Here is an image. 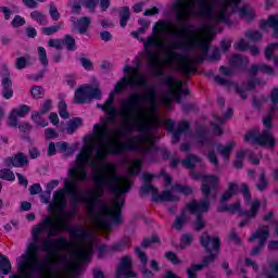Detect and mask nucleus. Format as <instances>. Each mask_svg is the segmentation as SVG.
Returning <instances> with one entry per match:
<instances>
[{
	"mask_svg": "<svg viewBox=\"0 0 278 278\" xmlns=\"http://www.w3.org/2000/svg\"><path fill=\"white\" fill-rule=\"evenodd\" d=\"M124 76L114 86L113 91L103 104H97L99 110L106 113L100 118V123L94 124L96 131L89 144L76 156V167L68 172L71 179L64 180V190L72 197L74 203H79L77 197V181H86L88 172L86 165L94 170L93 181L97 191L88 190L86 195L80 198L87 210H97L101 203V197L105 194V188L113 194L111 206L103 204L101 210H122L125 205V194L131 190V180L126 176L116 175V165L102 164L108 160V155H121L123 151H134L146 162H154L157 155L155 141V130L160 125H164L167 131L173 134L172 142L177 144L181 136L188 134L190 125L181 122L175 130L173 119H160L154 116L152 122L147 118L149 109L138 106L143 101L149 103L152 112L157 110V91L149 86V80L140 74L138 66H124Z\"/></svg>",
	"mask_w": 278,
	"mask_h": 278,
	"instance_id": "obj_1",
	"label": "nucleus"
},
{
	"mask_svg": "<svg viewBox=\"0 0 278 278\" xmlns=\"http://www.w3.org/2000/svg\"><path fill=\"white\" fill-rule=\"evenodd\" d=\"M154 36L148 37L143 42L146 49V60L150 68H157L163 53L167 62H176L177 70L185 77H190L197 73L194 64H201L207 58L210 42L216 34V28L212 24L201 26V31L205 38L199 37L197 33L190 35L173 30L170 23L159 21L153 27Z\"/></svg>",
	"mask_w": 278,
	"mask_h": 278,
	"instance_id": "obj_2",
	"label": "nucleus"
},
{
	"mask_svg": "<svg viewBox=\"0 0 278 278\" xmlns=\"http://www.w3.org/2000/svg\"><path fill=\"white\" fill-rule=\"evenodd\" d=\"M191 179L202 180V193L204 199L200 202L192 200L187 203L186 207L182 210L181 215L176 217L174 222V229L181 231L184 225L190 220L191 214H199V212H207L210 210V197H216L218 192V177L216 176H205L201 173L191 170Z\"/></svg>",
	"mask_w": 278,
	"mask_h": 278,
	"instance_id": "obj_3",
	"label": "nucleus"
},
{
	"mask_svg": "<svg viewBox=\"0 0 278 278\" xmlns=\"http://www.w3.org/2000/svg\"><path fill=\"white\" fill-rule=\"evenodd\" d=\"M214 9L211 11V16H206L211 23H229V15L232 12H238L239 16L248 23L255 18L253 8L244 4L239 8L240 0H211Z\"/></svg>",
	"mask_w": 278,
	"mask_h": 278,
	"instance_id": "obj_4",
	"label": "nucleus"
},
{
	"mask_svg": "<svg viewBox=\"0 0 278 278\" xmlns=\"http://www.w3.org/2000/svg\"><path fill=\"white\" fill-rule=\"evenodd\" d=\"M270 101L271 106L269 109V112L263 118V124L264 127H266V129L263 130L262 134H260V130L257 129L251 130L244 136L245 142L256 143L260 144V147H268L269 149L275 147L276 140L275 137H273V134H270V129H273V116H275V114H277L278 111V88H274L271 90Z\"/></svg>",
	"mask_w": 278,
	"mask_h": 278,
	"instance_id": "obj_5",
	"label": "nucleus"
},
{
	"mask_svg": "<svg viewBox=\"0 0 278 278\" xmlns=\"http://www.w3.org/2000/svg\"><path fill=\"white\" fill-rule=\"evenodd\" d=\"M214 3L212 0H175L172 11L176 14L178 23H185L186 18L202 14L205 18L212 16Z\"/></svg>",
	"mask_w": 278,
	"mask_h": 278,
	"instance_id": "obj_6",
	"label": "nucleus"
},
{
	"mask_svg": "<svg viewBox=\"0 0 278 278\" xmlns=\"http://www.w3.org/2000/svg\"><path fill=\"white\" fill-rule=\"evenodd\" d=\"M163 86H167V90L162 93L161 101L166 110H170V103H181V97L188 94V89L184 87V81L175 79L173 76H163L161 78Z\"/></svg>",
	"mask_w": 278,
	"mask_h": 278,
	"instance_id": "obj_7",
	"label": "nucleus"
},
{
	"mask_svg": "<svg viewBox=\"0 0 278 278\" xmlns=\"http://www.w3.org/2000/svg\"><path fill=\"white\" fill-rule=\"evenodd\" d=\"M202 247L211 253L208 256H205L203 264H193L190 268L187 269L188 278H197L198 270H203L205 266L212 264L216 260V254L212 253L213 251H218L220 249V239L218 237H210L204 232L200 238Z\"/></svg>",
	"mask_w": 278,
	"mask_h": 278,
	"instance_id": "obj_8",
	"label": "nucleus"
},
{
	"mask_svg": "<svg viewBox=\"0 0 278 278\" xmlns=\"http://www.w3.org/2000/svg\"><path fill=\"white\" fill-rule=\"evenodd\" d=\"M71 237L77 240L78 243L74 245V254L80 264L90 262V255H92L94 243L90 238V232H70Z\"/></svg>",
	"mask_w": 278,
	"mask_h": 278,
	"instance_id": "obj_9",
	"label": "nucleus"
},
{
	"mask_svg": "<svg viewBox=\"0 0 278 278\" xmlns=\"http://www.w3.org/2000/svg\"><path fill=\"white\" fill-rule=\"evenodd\" d=\"M195 141L200 147H208L210 149H216L218 153H220L224 160L228 161L229 155H231V151H233V147H236V141H230L226 146L215 142L212 137L207 136V130L199 129L195 132Z\"/></svg>",
	"mask_w": 278,
	"mask_h": 278,
	"instance_id": "obj_10",
	"label": "nucleus"
},
{
	"mask_svg": "<svg viewBox=\"0 0 278 278\" xmlns=\"http://www.w3.org/2000/svg\"><path fill=\"white\" fill-rule=\"evenodd\" d=\"M155 176L153 174L144 173L142 176V179L144 181L143 186L141 187V194H152L153 201H179V197L173 194L170 191H163L160 193L153 185H151V181L153 180Z\"/></svg>",
	"mask_w": 278,
	"mask_h": 278,
	"instance_id": "obj_11",
	"label": "nucleus"
},
{
	"mask_svg": "<svg viewBox=\"0 0 278 278\" xmlns=\"http://www.w3.org/2000/svg\"><path fill=\"white\" fill-rule=\"evenodd\" d=\"M92 99H102L101 89L92 87L90 85H85L83 87H79L75 92L76 103H90Z\"/></svg>",
	"mask_w": 278,
	"mask_h": 278,
	"instance_id": "obj_12",
	"label": "nucleus"
},
{
	"mask_svg": "<svg viewBox=\"0 0 278 278\" xmlns=\"http://www.w3.org/2000/svg\"><path fill=\"white\" fill-rule=\"evenodd\" d=\"M215 83L219 86H228V88H233L236 90L237 94L241 97V99H247V90H253L257 84H260V80L257 79H251L248 81L247 86H239L237 83H231L224 77L215 76Z\"/></svg>",
	"mask_w": 278,
	"mask_h": 278,
	"instance_id": "obj_13",
	"label": "nucleus"
},
{
	"mask_svg": "<svg viewBox=\"0 0 278 278\" xmlns=\"http://www.w3.org/2000/svg\"><path fill=\"white\" fill-rule=\"evenodd\" d=\"M268 226L260 227L255 233L252 235L250 242H255V240H258V245L252 249L251 255H260L262 248L264 244H266V240H268Z\"/></svg>",
	"mask_w": 278,
	"mask_h": 278,
	"instance_id": "obj_14",
	"label": "nucleus"
},
{
	"mask_svg": "<svg viewBox=\"0 0 278 278\" xmlns=\"http://www.w3.org/2000/svg\"><path fill=\"white\" fill-rule=\"evenodd\" d=\"M229 62L231 67H227L224 65L219 67L222 75H226V77H229L233 74V68H242V66H247V64H249V59L236 54L230 59Z\"/></svg>",
	"mask_w": 278,
	"mask_h": 278,
	"instance_id": "obj_15",
	"label": "nucleus"
},
{
	"mask_svg": "<svg viewBox=\"0 0 278 278\" xmlns=\"http://www.w3.org/2000/svg\"><path fill=\"white\" fill-rule=\"evenodd\" d=\"M134 278L136 277V273L131 270V257L124 256L121 260L119 266L117 267L116 278Z\"/></svg>",
	"mask_w": 278,
	"mask_h": 278,
	"instance_id": "obj_16",
	"label": "nucleus"
},
{
	"mask_svg": "<svg viewBox=\"0 0 278 278\" xmlns=\"http://www.w3.org/2000/svg\"><path fill=\"white\" fill-rule=\"evenodd\" d=\"M179 164H182L185 168H194L197 164H201V159L194 154H189L186 160H179L177 157H173L170 161L172 168H177Z\"/></svg>",
	"mask_w": 278,
	"mask_h": 278,
	"instance_id": "obj_17",
	"label": "nucleus"
},
{
	"mask_svg": "<svg viewBox=\"0 0 278 278\" xmlns=\"http://www.w3.org/2000/svg\"><path fill=\"white\" fill-rule=\"evenodd\" d=\"M66 207V193L64 190H56L53 193V202L50 204L52 212H64Z\"/></svg>",
	"mask_w": 278,
	"mask_h": 278,
	"instance_id": "obj_18",
	"label": "nucleus"
},
{
	"mask_svg": "<svg viewBox=\"0 0 278 278\" xmlns=\"http://www.w3.org/2000/svg\"><path fill=\"white\" fill-rule=\"evenodd\" d=\"M231 116H233V110L231 109L227 110V112L224 114V118L218 115H213L212 127L215 136H223V128L220 125H224L225 121H229Z\"/></svg>",
	"mask_w": 278,
	"mask_h": 278,
	"instance_id": "obj_19",
	"label": "nucleus"
},
{
	"mask_svg": "<svg viewBox=\"0 0 278 278\" xmlns=\"http://www.w3.org/2000/svg\"><path fill=\"white\" fill-rule=\"evenodd\" d=\"M130 241L129 238H124L122 241H117L115 243H113L110 247L108 245H101L99 248V257H103V255H105V253H109L110 251H125V249H127V247H129Z\"/></svg>",
	"mask_w": 278,
	"mask_h": 278,
	"instance_id": "obj_20",
	"label": "nucleus"
},
{
	"mask_svg": "<svg viewBox=\"0 0 278 278\" xmlns=\"http://www.w3.org/2000/svg\"><path fill=\"white\" fill-rule=\"evenodd\" d=\"M5 166H14L15 168H23L29 164V159L23 152H18L14 156H10L4 161Z\"/></svg>",
	"mask_w": 278,
	"mask_h": 278,
	"instance_id": "obj_21",
	"label": "nucleus"
},
{
	"mask_svg": "<svg viewBox=\"0 0 278 278\" xmlns=\"http://www.w3.org/2000/svg\"><path fill=\"white\" fill-rule=\"evenodd\" d=\"M261 205L262 202H260V200L257 199L250 202V211H245L244 213H242L248 218L243 219L239 224V227H245L247 225H249V218H255L257 216V212H260Z\"/></svg>",
	"mask_w": 278,
	"mask_h": 278,
	"instance_id": "obj_22",
	"label": "nucleus"
},
{
	"mask_svg": "<svg viewBox=\"0 0 278 278\" xmlns=\"http://www.w3.org/2000/svg\"><path fill=\"white\" fill-rule=\"evenodd\" d=\"M71 23L77 27L79 34H86L88 31V27H90V17L84 16L77 20V17L72 16L70 18Z\"/></svg>",
	"mask_w": 278,
	"mask_h": 278,
	"instance_id": "obj_23",
	"label": "nucleus"
},
{
	"mask_svg": "<svg viewBox=\"0 0 278 278\" xmlns=\"http://www.w3.org/2000/svg\"><path fill=\"white\" fill-rule=\"evenodd\" d=\"M268 27L274 30L275 38H278V15H269L267 21L261 22V29H268Z\"/></svg>",
	"mask_w": 278,
	"mask_h": 278,
	"instance_id": "obj_24",
	"label": "nucleus"
},
{
	"mask_svg": "<svg viewBox=\"0 0 278 278\" xmlns=\"http://www.w3.org/2000/svg\"><path fill=\"white\" fill-rule=\"evenodd\" d=\"M135 253L138 256V258L140 260L141 264H143V267L141 268V273L143 275L144 278H152L153 277V271L147 269V262H149V258L147 257V254H144V252H142V250H140V248H136L135 249Z\"/></svg>",
	"mask_w": 278,
	"mask_h": 278,
	"instance_id": "obj_25",
	"label": "nucleus"
},
{
	"mask_svg": "<svg viewBox=\"0 0 278 278\" xmlns=\"http://www.w3.org/2000/svg\"><path fill=\"white\" fill-rule=\"evenodd\" d=\"M260 72L266 73V75H275V71L273 70V67L268 66L267 64L252 65L250 75H252V77H255V75H257V73Z\"/></svg>",
	"mask_w": 278,
	"mask_h": 278,
	"instance_id": "obj_26",
	"label": "nucleus"
},
{
	"mask_svg": "<svg viewBox=\"0 0 278 278\" xmlns=\"http://www.w3.org/2000/svg\"><path fill=\"white\" fill-rule=\"evenodd\" d=\"M2 87H3L2 96L5 99H12L14 94V91L12 90V79L8 77L2 78Z\"/></svg>",
	"mask_w": 278,
	"mask_h": 278,
	"instance_id": "obj_27",
	"label": "nucleus"
},
{
	"mask_svg": "<svg viewBox=\"0 0 278 278\" xmlns=\"http://www.w3.org/2000/svg\"><path fill=\"white\" fill-rule=\"evenodd\" d=\"M10 270H12V263H10V258L0 254V273H2V275H10Z\"/></svg>",
	"mask_w": 278,
	"mask_h": 278,
	"instance_id": "obj_28",
	"label": "nucleus"
},
{
	"mask_svg": "<svg viewBox=\"0 0 278 278\" xmlns=\"http://www.w3.org/2000/svg\"><path fill=\"white\" fill-rule=\"evenodd\" d=\"M30 18L31 21H35V23H38V25H47V15L38 10H35L30 12Z\"/></svg>",
	"mask_w": 278,
	"mask_h": 278,
	"instance_id": "obj_29",
	"label": "nucleus"
},
{
	"mask_svg": "<svg viewBox=\"0 0 278 278\" xmlns=\"http://www.w3.org/2000/svg\"><path fill=\"white\" fill-rule=\"evenodd\" d=\"M238 192V185L236 182H230L228 186V190L222 195V203H226L229 201L233 194Z\"/></svg>",
	"mask_w": 278,
	"mask_h": 278,
	"instance_id": "obj_30",
	"label": "nucleus"
},
{
	"mask_svg": "<svg viewBox=\"0 0 278 278\" xmlns=\"http://www.w3.org/2000/svg\"><path fill=\"white\" fill-rule=\"evenodd\" d=\"M130 12L129 7H123L119 11V25L121 27H127V23L129 21Z\"/></svg>",
	"mask_w": 278,
	"mask_h": 278,
	"instance_id": "obj_31",
	"label": "nucleus"
},
{
	"mask_svg": "<svg viewBox=\"0 0 278 278\" xmlns=\"http://www.w3.org/2000/svg\"><path fill=\"white\" fill-rule=\"evenodd\" d=\"M142 168V160L140 159H135L130 164H129V169L128 173L129 175H139L140 169Z\"/></svg>",
	"mask_w": 278,
	"mask_h": 278,
	"instance_id": "obj_32",
	"label": "nucleus"
},
{
	"mask_svg": "<svg viewBox=\"0 0 278 278\" xmlns=\"http://www.w3.org/2000/svg\"><path fill=\"white\" fill-rule=\"evenodd\" d=\"M30 118L35 123V125H37V127H47V125H49V122H47V119H42V113L40 112H34Z\"/></svg>",
	"mask_w": 278,
	"mask_h": 278,
	"instance_id": "obj_33",
	"label": "nucleus"
},
{
	"mask_svg": "<svg viewBox=\"0 0 278 278\" xmlns=\"http://www.w3.org/2000/svg\"><path fill=\"white\" fill-rule=\"evenodd\" d=\"M218 212H231L232 214H236V212H239V214H241V212H240V202H236L231 205L222 204L218 207Z\"/></svg>",
	"mask_w": 278,
	"mask_h": 278,
	"instance_id": "obj_34",
	"label": "nucleus"
},
{
	"mask_svg": "<svg viewBox=\"0 0 278 278\" xmlns=\"http://www.w3.org/2000/svg\"><path fill=\"white\" fill-rule=\"evenodd\" d=\"M56 149L60 153H66L67 155L75 153V148H68V143L64 141L56 142Z\"/></svg>",
	"mask_w": 278,
	"mask_h": 278,
	"instance_id": "obj_35",
	"label": "nucleus"
},
{
	"mask_svg": "<svg viewBox=\"0 0 278 278\" xmlns=\"http://www.w3.org/2000/svg\"><path fill=\"white\" fill-rule=\"evenodd\" d=\"M81 125V118L76 117L67 123L66 131L72 135L75 134L76 129Z\"/></svg>",
	"mask_w": 278,
	"mask_h": 278,
	"instance_id": "obj_36",
	"label": "nucleus"
},
{
	"mask_svg": "<svg viewBox=\"0 0 278 278\" xmlns=\"http://www.w3.org/2000/svg\"><path fill=\"white\" fill-rule=\"evenodd\" d=\"M0 179H3L4 181H14L16 176L14 175V172L3 168L0 169Z\"/></svg>",
	"mask_w": 278,
	"mask_h": 278,
	"instance_id": "obj_37",
	"label": "nucleus"
},
{
	"mask_svg": "<svg viewBox=\"0 0 278 278\" xmlns=\"http://www.w3.org/2000/svg\"><path fill=\"white\" fill-rule=\"evenodd\" d=\"M38 58L40 64L47 68L49 66V59L47 58V50L43 47L38 48Z\"/></svg>",
	"mask_w": 278,
	"mask_h": 278,
	"instance_id": "obj_38",
	"label": "nucleus"
},
{
	"mask_svg": "<svg viewBox=\"0 0 278 278\" xmlns=\"http://www.w3.org/2000/svg\"><path fill=\"white\" fill-rule=\"evenodd\" d=\"M207 211H200L198 213H192L193 216H197L195 219V231H201L203 227H205V222L203 220V217H201V214H205Z\"/></svg>",
	"mask_w": 278,
	"mask_h": 278,
	"instance_id": "obj_39",
	"label": "nucleus"
},
{
	"mask_svg": "<svg viewBox=\"0 0 278 278\" xmlns=\"http://www.w3.org/2000/svg\"><path fill=\"white\" fill-rule=\"evenodd\" d=\"M174 192H179L180 194H192V187L182 186V185H174L172 187Z\"/></svg>",
	"mask_w": 278,
	"mask_h": 278,
	"instance_id": "obj_40",
	"label": "nucleus"
},
{
	"mask_svg": "<svg viewBox=\"0 0 278 278\" xmlns=\"http://www.w3.org/2000/svg\"><path fill=\"white\" fill-rule=\"evenodd\" d=\"M245 38L252 40V42H257V40H262V33L260 30H248L245 33Z\"/></svg>",
	"mask_w": 278,
	"mask_h": 278,
	"instance_id": "obj_41",
	"label": "nucleus"
},
{
	"mask_svg": "<svg viewBox=\"0 0 278 278\" xmlns=\"http://www.w3.org/2000/svg\"><path fill=\"white\" fill-rule=\"evenodd\" d=\"M30 108L23 104L21 108L13 110V113H15V115L20 116V118H25V116H27V114H29L30 112Z\"/></svg>",
	"mask_w": 278,
	"mask_h": 278,
	"instance_id": "obj_42",
	"label": "nucleus"
},
{
	"mask_svg": "<svg viewBox=\"0 0 278 278\" xmlns=\"http://www.w3.org/2000/svg\"><path fill=\"white\" fill-rule=\"evenodd\" d=\"M64 45L67 47L68 51H75L77 46L75 45V38L71 37V35H65Z\"/></svg>",
	"mask_w": 278,
	"mask_h": 278,
	"instance_id": "obj_43",
	"label": "nucleus"
},
{
	"mask_svg": "<svg viewBox=\"0 0 278 278\" xmlns=\"http://www.w3.org/2000/svg\"><path fill=\"white\" fill-rule=\"evenodd\" d=\"M256 188L260 190V192H263L265 188H268V180L266 179V175L264 173H261Z\"/></svg>",
	"mask_w": 278,
	"mask_h": 278,
	"instance_id": "obj_44",
	"label": "nucleus"
},
{
	"mask_svg": "<svg viewBox=\"0 0 278 278\" xmlns=\"http://www.w3.org/2000/svg\"><path fill=\"white\" fill-rule=\"evenodd\" d=\"M27 62H29V58H26V56L17 58L15 61V68H17V71H23V68H26Z\"/></svg>",
	"mask_w": 278,
	"mask_h": 278,
	"instance_id": "obj_45",
	"label": "nucleus"
},
{
	"mask_svg": "<svg viewBox=\"0 0 278 278\" xmlns=\"http://www.w3.org/2000/svg\"><path fill=\"white\" fill-rule=\"evenodd\" d=\"M139 23L141 27L138 30L131 33V36H134V38H138L140 34H144V31H147V27H149V23L144 20H140Z\"/></svg>",
	"mask_w": 278,
	"mask_h": 278,
	"instance_id": "obj_46",
	"label": "nucleus"
},
{
	"mask_svg": "<svg viewBox=\"0 0 278 278\" xmlns=\"http://www.w3.org/2000/svg\"><path fill=\"white\" fill-rule=\"evenodd\" d=\"M30 94L34 97V99H42L45 97V89L40 86H35L30 90Z\"/></svg>",
	"mask_w": 278,
	"mask_h": 278,
	"instance_id": "obj_47",
	"label": "nucleus"
},
{
	"mask_svg": "<svg viewBox=\"0 0 278 278\" xmlns=\"http://www.w3.org/2000/svg\"><path fill=\"white\" fill-rule=\"evenodd\" d=\"M62 28V25H54V26H50V27H43L42 28V33L46 36H53V34H58V31H60V29Z\"/></svg>",
	"mask_w": 278,
	"mask_h": 278,
	"instance_id": "obj_48",
	"label": "nucleus"
},
{
	"mask_svg": "<svg viewBox=\"0 0 278 278\" xmlns=\"http://www.w3.org/2000/svg\"><path fill=\"white\" fill-rule=\"evenodd\" d=\"M68 105H66V102H64V101H61L60 103H59V114H60V116H61V118H68Z\"/></svg>",
	"mask_w": 278,
	"mask_h": 278,
	"instance_id": "obj_49",
	"label": "nucleus"
},
{
	"mask_svg": "<svg viewBox=\"0 0 278 278\" xmlns=\"http://www.w3.org/2000/svg\"><path fill=\"white\" fill-rule=\"evenodd\" d=\"M249 42L244 39H240L235 43V49L238 51H249Z\"/></svg>",
	"mask_w": 278,
	"mask_h": 278,
	"instance_id": "obj_50",
	"label": "nucleus"
},
{
	"mask_svg": "<svg viewBox=\"0 0 278 278\" xmlns=\"http://www.w3.org/2000/svg\"><path fill=\"white\" fill-rule=\"evenodd\" d=\"M241 193L243 194L245 203H251V193L249 191V186H247V184L241 185Z\"/></svg>",
	"mask_w": 278,
	"mask_h": 278,
	"instance_id": "obj_51",
	"label": "nucleus"
},
{
	"mask_svg": "<svg viewBox=\"0 0 278 278\" xmlns=\"http://www.w3.org/2000/svg\"><path fill=\"white\" fill-rule=\"evenodd\" d=\"M268 101V97L266 96H261L260 98H253V105L256 108V110H260L262 108L263 103H266Z\"/></svg>",
	"mask_w": 278,
	"mask_h": 278,
	"instance_id": "obj_52",
	"label": "nucleus"
},
{
	"mask_svg": "<svg viewBox=\"0 0 278 278\" xmlns=\"http://www.w3.org/2000/svg\"><path fill=\"white\" fill-rule=\"evenodd\" d=\"M206 157L213 166H218V157L216 156V152L214 150H208Z\"/></svg>",
	"mask_w": 278,
	"mask_h": 278,
	"instance_id": "obj_53",
	"label": "nucleus"
},
{
	"mask_svg": "<svg viewBox=\"0 0 278 278\" xmlns=\"http://www.w3.org/2000/svg\"><path fill=\"white\" fill-rule=\"evenodd\" d=\"M49 14L52 18V21H60V12L58 11V8L55 7V4H50V11Z\"/></svg>",
	"mask_w": 278,
	"mask_h": 278,
	"instance_id": "obj_54",
	"label": "nucleus"
},
{
	"mask_svg": "<svg viewBox=\"0 0 278 278\" xmlns=\"http://www.w3.org/2000/svg\"><path fill=\"white\" fill-rule=\"evenodd\" d=\"M73 14H79L81 12V2L79 0H74L70 2Z\"/></svg>",
	"mask_w": 278,
	"mask_h": 278,
	"instance_id": "obj_55",
	"label": "nucleus"
},
{
	"mask_svg": "<svg viewBox=\"0 0 278 278\" xmlns=\"http://www.w3.org/2000/svg\"><path fill=\"white\" fill-rule=\"evenodd\" d=\"M51 108H52V102L51 100H46L41 106H40V114H47V112H51Z\"/></svg>",
	"mask_w": 278,
	"mask_h": 278,
	"instance_id": "obj_56",
	"label": "nucleus"
},
{
	"mask_svg": "<svg viewBox=\"0 0 278 278\" xmlns=\"http://www.w3.org/2000/svg\"><path fill=\"white\" fill-rule=\"evenodd\" d=\"M45 136H46L47 140H53V139L58 138L60 135L58 134V131H55V129L47 128L45 130Z\"/></svg>",
	"mask_w": 278,
	"mask_h": 278,
	"instance_id": "obj_57",
	"label": "nucleus"
},
{
	"mask_svg": "<svg viewBox=\"0 0 278 278\" xmlns=\"http://www.w3.org/2000/svg\"><path fill=\"white\" fill-rule=\"evenodd\" d=\"M18 116L16 115V113H14V111L11 112V114L9 115V127H18Z\"/></svg>",
	"mask_w": 278,
	"mask_h": 278,
	"instance_id": "obj_58",
	"label": "nucleus"
},
{
	"mask_svg": "<svg viewBox=\"0 0 278 278\" xmlns=\"http://www.w3.org/2000/svg\"><path fill=\"white\" fill-rule=\"evenodd\" d=\"M155 242H160V238L157 236H153L151 239H144L141 243L143 249H148L151 244H155Z\"/></svg>",
	"mask_w": 278,
	"mask_h": 278,
	"instance_id": "obj_59",
	"label": "nucleus"
},
{
	"mask_svg": "<svg viewBox=\"0 0 278 278\" xmlns=\"http://www.w3.org/2000/svg\"><path fill=\"white\" fill-rule=\"evenodd\" d=\"M25 25V17L21 15H15L13 21H12V26L13 27H23Z\"/></svg>",
	"mask_w": 278,
	"mask_h": 278,
	"instance_id": "obj_60",
	"label": "nucleus"
},
{
	"mask_svg": "<svg viewBox=\"0 0 278 278\" xmlns=\"http://www.w3.org/2000/svg\"><path fill=\"white\" fill-rule=\"evenodd\" d=\"M244 160V152H238L235 161V168H242V161Z\"/></svg>",
	"mask_w": 278,
	"mask_h": 278,
	"instance_id": "obj_61",
	"label": "nucleus"
},
{
	"mask_svg": "<svg viewBox=\"0 0 278 278\" xmlns=\"http://www.w3.org/2000/svg\"><path fill=\"white\" fill-rule=\"evenodd\" d=\"M29 192L31 195L40 194L42 192V187L40 186V184H35L29 187Z\"/></svg>",
	"mask_w": 278,
	"mask_h": 278,
	"instance_id": "obj_62",
	"label": "nucleus"
},
{
	"mask_svg": "<svg viewBox=\"0 0 278 278\" xmlns=\"http://www.w3.org/2000/svg\"><path fill=\"white\" fill-rule=\"evenodd\" d=\"M0 75H2V79H10V70L8 68L7 64H2L0 66Z\"/></svg>",
	"mask_w": 278,
	"mask_h": 278,
	"instance_id": "obj_63",
	"label": "nucleus"
},
{
	"mask_svg": "<svg viewBox=\"0 0 278 278\" xmlns=\"http://www.w3.org/2000/svg\"><path fill=\"white\" fill-rule=\"evenodd\" d=\"M48 45L54 49H62V40L60 39H50Z\"/></svg>",
	"mask_w": 278,
	"mask_h": 278,
	"instance_id": "obj_64",
	"label": "nucleus"
}]
</instances>
